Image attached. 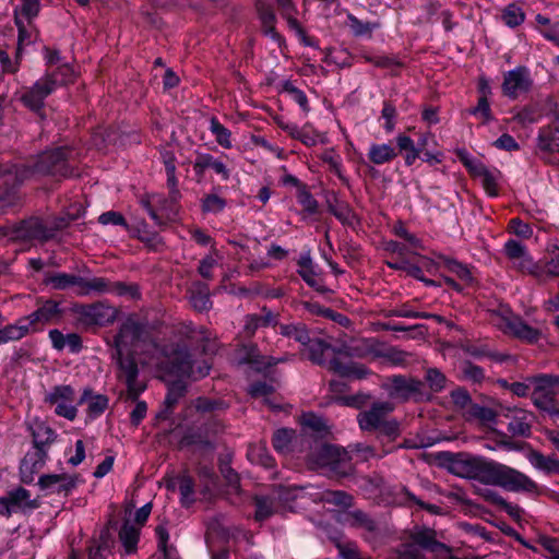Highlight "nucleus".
Segmentation results:
<instances>
[{
  "instance_id": "44",
  "label": "nucleus",
  "mask_w": 559,
  "mask_h": 559,
  "mask_svg": "<svg viewBox=\"0 0 559 559\" xmlns=\"http://www.w3.org/2000/svg\"><path fill=\"white\" fill-rule=\"evenodd\" d=\"M15 25L19 31L17 51L21 52L24 47L29 46L35 41L37 38V31L34 22L15 23Z\"/></svg>"
},
{
  "instance_id": "40",
  "label": "nucleus",
  "mask_w": 559,
  "mask_h": 559,
  "mask_svg": "<svg viewBox=\"0 0 559 559\" xmlns=\"http://www.w3.org/2000/svg\"><path fill=\"white\" fill-rule=\"evenodd\" d=\"M538 146L543 151L559 150V129L556 127L543 128L538 134Z\"/></svg>"
},
{
  "instance_id": "42",
  "label": "nucleus",
  "mask_w": 559,
  "mask_h": 559,
  "mask_svg": "<svg viewBox=\"0 0 559 559\" xmlns=\"http://www.w3.org/2000/svg\"><path fill=\"white\" fill-rule=\"evenodd\" d=\"M140 531L134 525L129 523L123 524L119 532V538L124 547L127 554H132L136 550Z\"/></svg>"
},
{
  "instance_id": "27",
  "label": "nucleus",
  "mask_w": 559,
  "mask_h": 559,
  "mask_svg": "<svg viewBox=\"0 0 559 559\" xmlns=\"http://www.w3.org/2000/svg\"><path fill=\"white\" fill-rule=\"evenodd\" d=\"M419 383L403 377H393L388 384L389 395L393 399L406 400L418 390Z\"/></svg>"
},
{
  "instance_id": "17",
  "label": "nucleus",
  "mask_w": 559,
  "mask_h": 559,
  "mask_svg": "<svg viewBox=\"0 0 559 559\" xmlns=\"http://www.w3.org/2000/svg\"><path fill=\"white\" fill-rule=\"evenodd\" d=\"M78 480L79 477L76 475L48 474L43 475L38 484L41 489L47 490L49 493L68 495L76 487Z\"/></svg>"
},
{
  "instance_id": "11",
  "label": "nucleus",
  "mask_w": 559,
  "mask_h": 559,
  "mask_svg": "<svg viewBox=\"0 0 559 559\" xmlns=\"http://www.w3.org/2000/svg\"><path fill=\"white\" fill-rule=\"evenodd\" d=\"M497 324L504 333L511 334L527 343H535L542 336L540 330L526 324L519 317H502Z\"/></svg>"
},
{
  "instance_id": "41",
  "label": "nucleus",
  "mask_w": 559,
  "mask_h": 559,
  "mask_svg": "<svg viewBox=\"0 0 559 559\" xmlns=\"http://www.w3.org/2000/svg\"><path fill=\"white\" fill-rule=\"evenodd\" d=\"M163 162L167 175V185L170 188V197L174 201H177L180 194L177 189L175 157L171 153L165 152L163 154Z\"/></svg>"
},
{
  "instance_id": "29",
  "label": "nucleus",
  "mask_w": 559,
  "mask_h": 559,
  "mask_svg": "<svg viewBox=\"0 0 559 559\" xmlns=\"http://www.w3.org/2000/svg\"><path fill=\"white\" fill-rule=\"evenodd\" d=\"M548 260L544 266L537 265V272L542 273V276H536L540 281H545L549 277L559 275V245L551 242L548 246Z\"/></svg>"
},
{
  "instance_id": "39",
  "label": "nucleus",
  "mask_w": 559,
  "mask_h": 559,
  "mask_svg": "<svg viewBox=\"0 0 559 559\" xmlns=\"http://www.w3.org/2000/svg\"><path fill=\"white\" fill-rule=\"evenodd\" d=\"M170 486L173 488L178 487L182 506L189 507L194 502L193 481L190 476L181 475Z\"/></svg>"
},
{
  "instance_id": "13",
  "label": "nucleus",
  "mask_w": 559,
  "mask_h": 559,
  "mask_svg": "<svg viewBox=\"0 0 559 559\" xmlns=\"http://www.w3.org/2000/svg\"><path fill=\"white\" fill-rule=\"evenodd\" d=\"M144 328L133 319L126 320L119 333L115 336V352L118 355L124 353L128 347H133L142 340Z\"/></svg>"
},
{
  "instance_id": "49",
  "label": "nucleus",
  "mask_w": 559,
  "mask_h": 559,
  "mask_svg": "<svg viewBox=\"0 0 559 559\" xmlns=\"http://www.w3.org/2000/svg\"><path fill=\"white\" fill-rule=\"evenodd\" d=\"M321 500L340 508H347L352 504V497L344 491L325 490Z\"/></svg>"
},
{
  "instance_id": "4",
  "label": "nucleus",
  "mask_w": 559,
  "mask_h": 559,
  "mask_svg": "<svg viewBox=\"0 0 559 559\" xmlns=\"http://www.w3.org/2000/svg\"><path fill=\"white\" fill-rule=\"evenodd\" d=\"M310 359L319 365L329 364L330 368L342 377L361 379L367 374V369L356 362L342 364L333 359V348L321 342L310 340Z\"/></svg>"
},
{
  "instance_id": "64",
  "label": "nucleus",
  "mask_w": 559,
  "mask_h": 559,
  "mask_svg": "<svg viewBox=\"0 0 559 559\" xmlns=\"http://www.w3.org/2000/svg\"><path fill=\"white\" fill-rule=\"evenodd\" d=\"M502 384L516 396H526L528 393L532 394L533 391L531 378L527 379L526 382H513L509 384L507 381H503Z\"/></svg>"
},
{
  "instance_id": "52",
  "label": "nucleus",
  "mask_w": 559,
  "mask_h": 559,
  "mask_svg": "<svg viewBox=\"0 0 559 559\" xmlns=\"http://www.w3.org/2000/svg\"><path fill=\"white\" fill-rule=\"evenodd\" d=\"M74 71L69 64H61L56 72L52 74H49L46 79H48L53 90L56 88L57 84H66L73 80Z\"/></svg>"
},
{
  "instance_id": "10",
  "label": "nucleus",
  "mask_w": 559,
  "mask_h": 559,
  "mask_svg": "<svg viewBox=\"0 0 559 559\" xmlns=\"http://www.w3.org/2000/svg\"><path fill=\"white\" fill-rule=\"evenodd\" d=\"M112 356L120 369L118 377L123 380L127 385L128 397L136 401L139 395L145 391L146 386L138 380L139 369L135 361L129 357L124 358L123 353L118 355L117 352H115Z\"/></svg>"
},
{
  "instance_id": "38",
  "label": "nucleus",
  "mask_w": 559,
  "mask_h": 559,
  "mask_svg": "<svg viewBox=\"0 0 559 559\" xmlns=\"http://www.w3.org/2000/svg\"><path fill=\"white\" fill-rule=\"evenodd\" d=\"M347 25L354 36L368 38H371L372 32L381 26L379 22H364L353 14L347 15Z\"/></svg>"
},
{
  "instance_id": "57",
  "label": "nucleus",
  "mask_w": 559,
  "mask_h": 559,
  "mask_svg": "<svg viewBox=\"0 0 559 559\" xmlns=\"http://www.w3.org/2000/svg\"><path fill=\"white\" fill-rule=\"evenodd\" d=\"M259 10H260V19L262 22L263 32L266 35H270L272 38H276L277 34L275 33V29H274L275 16H274L273 12L271 11L270 8H263V7L259 8Z\"/></svg>"
},
{
  "instance_id": "55",
  "label": "nucleus",
  "mask_w": 559,
  "mask_h": 559,
  "mask_svg": "<svg viewBox=\"0 0 559 559\" xmlns=\"http://www.w3.org/2000/svg\"><path fill=\"white\" fill-rule=\"evenodd\" d=\"M186 386L181 381L171 382L168 386V393L165 399V405L168 409L173 408L178 403L179 399L183 396Z\"/></svg>"
},
{
  "instance_id": "7",
  "label": "nucleus",
  "mask_w": 559,
  "mask_h": 559,
  "mask_svg": "<svg viewBox=\"0 0 559 559\" xmlns=\"http://www.w3.org/2000/svg\"><path fill=\"white\" fill-rule=\"evenodd\" d=\"M533 385L532 399L536 407L548 413L555 421L559 419V403L556 401L557 385L551 378H531Z\"/></svg>"
},
{
  "instance_id": "37",
  "label": "nucleus",
  "mask_w": 559,
  "mask_h": 559,
  "mask_svg": "<svg viewBox=\"0 0 559 559\" xmlns=\"http://www.w3.org/2000/svg\"><path fill=\"white\" fill-rule=\"evenodd\" d=\"M128 231L136 236L141 241L153 249H156L160 243L158 235L150 230L148 225L143 221L130 225V229Z\"/></svg>"
},
{
  "instance_id": "1",
  "label": "nucleus",
  "mask_w": 559,
  "mask_h": 559,
  "mask_svg": "<svg viewBox=\"0 0 559 559\" xmlns=\"http://www.w3.org/2000/svg\"><path fill=\"white\" fill-rule=\"evenodd\" d=\"M142 364L154 368L163 379L175 376L198 380L206 377L211 368L207 361H191L188 350L183 347L174 344L160 347L153 342L147 344Z\"/></svg>"
},
{
  "instance_id": "61",
  "label": "nucleus",
  "mask_w": 559,
  "mask_h": 559,
  "mask_svg": "<svg viewBox=\"0 0 559 559\" xmlns=\"http://www.w3.org/2000/svg\"><path fill=\"white\" fill-rule=\"evenodd\" d=\"M226 202L223 198L217 194H210L203 200V211L211 213H218L224 210Z\"/></svg>"
},
{
  "instance_id": "3",
  "label": "nucleus",
  "mask_w": 559,
  "mask_h": 559,
  "mask_svg": "<svg viewBox=\"0 0 559 559\" xmlns=\"http://www.w3.org/2000/svg\"><path fill=\"white\" fill-rule=\"evenodd\" d=\"M394 409L391 402H376L372 406L357 416L360 429L376 431L379 436L394 440L400 435V423L390 417Z\"/></svg>"
},
{
  "instance_id": "33",
  "label": "nucleus",
  "mask_w": 559,
  "mask_h": 559,
  "mask_svg": "<svg viewBox=\"0 0 559 559\" xmlns=\"http://www.w3.org/2000/svg\"><path fill=\"white\" fill-rule=\"evenodd\" d=\"M28 333H32L29 322H27L25 317L21 318L16 323L10 324L2 330L0 329V344L10 341H17Z\"/></svg>"
},
{
  "instance_id": "30",
  "label": "nucleus",
  "mask_w": 559,
  "mask_h": 559,
  "mask_svg": "<svg viewBox=\"0 0 559 559\" xmlns=\"http://www.w3.org/2000/svg\"><path fill=\"white\" fill-rule=\"evenodd\" d=\"M87 404V412L90 416L96 417L105 412L108 406V399L102 394H93L88 389H85L81 395L79 404Z\"/></svg>"
},
{
  "instance_id": "58",
  "label": "nucleus",
  "mask_w": 559,
  "mask_h": 559,
  "mask_svg": "<svg viewBox=\"0 0 559 559\" xmlns=\"http://www.w3.org/2000/svg\"><path fill=\"white\" fill-rule=\"evenodd\" d=\"M98 222L103 225H116V226H122L127 231L130 229V225L127 223L124 217L115 211H108L103 213L98 217Z\"/></svg>"
},
{
  "instance_id": "45",
  "label": "nucleus",
  "mask_w": 559,
  "mask_h": 559,
  "mask_svg": "<svg viewBox=\"0 0 559 559\" xmlns=\"http://www.w3.org/2000/svg\"><path fill=\"white\" fill-rule=\"evenodd\" d=\"M248 457L252 463L260 464L266 468L273 466V459L264 444L250 447L248 450Z\"/></svg>"
},
{
  "instance_id": "50",
  "label": "nucleus",
  "mask_w": 559,
  "mask_h": 559,
  "mask_svg": "<svg viewBox=\"0 0 559 559\" xmlns=\"http://www.w3.org/2000/svg\"><path fill=\"white\" fill-rule=\"evenodd\" d=\"M34 442L37 445L51 443L56 439V432L46 424L40 423L33 430Z\"/></svg>"
},
{
  "instance_id": "53",
  "label": "nucleus",
  "mask_w": 559,
  "mask_h": 559,
  "mask_svg": "<svg viewBox=\"0 0 559 559\" xmlns=\"http://www.w3.org/2000/svg\"><path fill=\"white\" fill-rule=\"evenodd\" d=\"M537 543L546 551L547 559H559V539L543 535Z\"/></svg>"
},
{
  "instance_id": "43",
  "label": "nucleus",
  "mask_w": 559,
  "mask_h": 559,
  "mask_svg": "<svg viewBox=\"0 0 559 559\" xmlns=\"http://www.w3.org/2000/svg\"><path fill=\"white\" fill-rule=\"evenodd\" d=\"M528 462L537 469L545 472L559 471V461L552 456H545L537 451H532L527 455Z\"/></svg>"
},
{
  "instance_id": "32",
  "label": "nucleus",
  "mask_w": 559,
  "mask_h": 559,
  "mask_svg": "<svg viewBox=\"0 0 559 559\" xmlns=\"http://www.w3.org/2000/svg\"><path fill=\"white\" fill-rule=\"evenodd\" d=\"M297 443L298 437L294 430L283 428L274 433L273 447L281 454L289 453Z\"/></svg>"
},
{
  "instance_id": "19",
  "label": "nucleus",
  "mask_w": 559,
  "mask_h": 559,
  "mask_svg": "<svg viewBox=\"0 0 559 559\" xmlns=\"http://www.w3.org/2000/svg\"><path fill=\"white\" fill-rule=\"evenodd\" d=\"M66 158L67 153L61 147L44 152L39 156V160L35 166V170L40 174L55 175L63 169Z\"/></svg>"
},
{
  "instance_id": "16",
  "label": "nucleus",
  "mask_w": 559,
  "mask_h": 559,
  "mask_svg": "<svg viewBox=\"0 0 559 559\" xmlns=\"http://www.w3.org/2000/svg\"><path fill=\"white\" fill-rule=\"evenodd\" d=\"M109 292H116L118 295H126L129 293L127 286L122 283H118L115 286H111L109 282L104 277H91L84 278L82 277V283L80 284V294L81 296L90 295L92 293L105 294ZM132 297H135L138 292L135 289L130 290Z\"/></svg>"
},
{
  "instance_id": "34",
  "label": "nucleus",
  "mask_w": 559,
  "mask_h": 559,
  "mask_svg": "<svg viewBox=\"0 0 559 559\" xmlns=\"http://www.w3.org/2000/svg\"><path fill=\"white\" fill-rule=\"evenodd\" d=\"M8 496L13 507L14 513L25 512L37 508L36 502L31 499L29 491L22 487L10 491Z\"/></svg>"
},
{
  "instance_id": "15",
  "label": "nucleus",
  "mask_w": 559,
  "mask_h": 559,
  "mask_svg": "<svg viewBox=\"0 0 559 559\" xmlns=\"http://www.w3.org/2000/svg\"><path fill=\"white\" fill-rule=\"evenodd\" d=\"M176 202L177 201H174L171 198L170 201H167L160 198L159 195H152L147 199L141 200L142 206L147 211L150 217L154 221V223L157 226H163L165 223L162 219V217L157 214L154 206H156L158 211L164 213L169 221H175L178 211L173 204Z\"/></svg>"
},
{
  "instance_id": "47",
  "label": "nucleus",
  "mask_w": 559,
  "mask_h": 559,
  "mask_svg": "<svg viewBox=\"0 0 559 559\" xmlns=\"http://www.w3.org/2000/svg\"><path fill=\"white\" fill-rule=\"evenodd\" d=\"M274 389L272 385L265 382H257L250 385L249 394L255 399H262L271 408H277V405L273 404L270 400Z\"/></svg>"
},
{
  "instance_id": "54",
  "label": "nucleus",
  "mask_w": 559,
  "mask_h": 559,
  "mask_svg": "<svg viewBox=\"0 0 559 559\" xmlns=\"http://www.w3.org/2000/svg\"><path fill=\"white\" fill-rule=\"evenodd\" d=\"M445 267L450 273L456 275L460 280L464 281L465 283L469 284L473 282L471 270L466 265L457 262L456 260H447Z\"/></svg>"
},
{
  "instance_id": "9",
  "label": "nucleus",
  "mask_w": 559,
  "mask_h": 559,
  "mask_svg": "<svg viewBox=\"0 0 559 559\" xmlns=\"http://www.w3.org/2000/svg\"><path fill=\"white\" fill-rule=\"evenodd\" d=\"M532 86L533 79L526 67L520 66L503 74L502 93L511 99H515L520 95L530 92Z\"/></svg>"
},
{
  "instance_id": "21",
  "label": "nucleus",
  "mask_w": 559,
  "mask_h": 559,
  "mask_svg": "<svg viewBox=\"0 0 559 559\" xmlns=\"http://www.w3.org/2000/svg\"><path fill=\"white\" fill-rule=\"evenodd\" d=\"M349 350L350 355L371 360L388 356V352L384 349L383 345L376 338L356 341L349 347Z\"/></svg>"
},
{
  "instance_id": "24",
  "label": "nucleus",
  "mask_w": 559,
  "mask_h": 559,
  "mask_svg": "<svg viewBox=\"0 0 559 559\" xmlns=\"http://www.w3.org/2000/svg\"><path fill=\"white\" fill-rule=\"evenodd\" d=\"M117 314L118 311L115 307L103 302L92 305L84 311L85 318L97 325L112 323Z\"/></svg>"
},
{
  "instance_id": "56",
  "label": "nucleus",
  "mask_w": 559,
  "mask_h": 559,
  "mask_svg": "<svg viewBox=\"0 0 559 559\" xmlns=\"http://www.w3.org/2000/svg\"><path fill=\"white\" fill-rule=\"evenodd\" d=\"M469 114L480 119L483 123H488L493 119L489 102L486 97H479L477 106L471 109Z\"/></svg>"
},
{
  "instance_id": "5",
  "label": "nucleus",
  "mask_w": 559,
  "mask_h": 559,
  "mask_svg": "<svg viewBox=\"0 0 559 559\" xmlns=\"http://www.w3.org/2000/svg\"><path fill=\"white\" fill-rule=\"evenodd\" d=\"M350 459L347 450L322 443L312 450L309 463L313 468L326 467L336 474L346 475L350 469Z\"/></svg>"
},
{
  "instance_id": "20",
  "label": "nucleus",
  "mask_w": 559,
  "mask_h": 559,
  "mask_svg": "<svg viewBox=\"0 0 559 559\" xmlns=\"http://www.w3.org/2000/svg\"><path fill=\"white\" fill-rule=\"evenodd\" d=\"M412 540L424 549L431 551L436 556H447L450 547L436 539L435 532L429 528H417L412 535Z\"/></svg>"
},
{
  "instance_id": "60",
  "label": "nucleus",
  "mask_w": 559,
  "mask_h": 559,
  "mask_svg": "<svg viewBox=\"0 0 559 559\" xmlns=\"http://www.w3.org/2000/svg\"><path fill=\"white\" fill-rule=\"evenodd\" d=\"M283 91L286 92L290 98L296 102L302 109H307L308 99L301 90L294 86L290 82H285L283 85Z\"/></svg>"
},
{
  "instance_id": "25",
  "label": "nucleus",
  "mask_w": 559,
  "mask_h": 559,
  "mask_svg": "<svg viewBox=\"0 0 559 559\" xmlns=\"http://www.w3.org/2000/svg\"><path fill=\"white\" fill-rule=\"evenodd\" d=\"M46 285L51 286L53 289L66 290L72 288L75 294H80V284L82 283V276L75 274H69L63 272L53 273L47 275L44 280Z\"/></svg>"
},
{
  "instance_id": "26",
  "label": "nucleus",
  "mask_w": 559,
  "mask_h": 559,
  "mask_svg": "<svg viewBox=\"0 0 559 559\" xmlns=\"http://www.w3.org/2000/svg\"><path fill=\"white\" fill-rule=\"evenodd\" d=\"M213 169L215 174L219 175L222 180H228L230 177V173L227 166L213 157L210 154H201L195 158L193 164V169L198 175H203L206 169Z\"/></svg>"
},
{
  "instance_id": "46",
  "label": "nucleus",
  "mask_w": 559,
  "mask_h": 559,
  "mask_svg": "<svg viewBox=\"0 0 559 559\" xmlns=\"http://www.w3.org/2000/svg\"><path fill=\"white\" fill-rule=\"evenodd\" d=\"M281 334L287 337H293L302 345L310 343L308 331L301 323L281 325Z\"/></svg>"
},
{
  "instance_id": "36",
  "label": "nucleus",
  "mask_w": 559,
  "mask_h": 559,
  "mask_svg": "<svg viewBox=\"0 0 559 559\" xmlns=\"http://www.w3.org/2000/svg\"><path fill=\"white\" fill-rule=\"evenodd\" d=\"M531 415L524 411H516L508 424V430L513 436L527 437L531 433Z\"/></svg>"
},
{
  "instance_id": "59",
  "label": "nucleus",
  "mask_w": 559,
  "mask_h": 559,
  "mask_svg": "<svg viewBox=\"0 0 559 559\" xmlns=\"http://www.w3.org/2000/svg\"><path fill=\"white\" fill-rule=\"evenodd\" d=\"M426 380L429 384V388L436 392L444 389L447 382L444 374L441 373L438 369H429L426 373Z\"/></svg>"
},
{
  "instance_id": "8",
  "label": "nucleus",
  "mask_w": 559,
  "mask_h": 559,
  "mask_svg": "<svg viewBox=\"0 0 559 559\" xmlns=\"http://www.w3.org/2000/svg\"><path fill=\"white\" fill-rule=\"evenodd\" d=\"M45 403L53 407L55 414L68 420L78 415L75 392L70 385L53 386L46 395Z\"/></svg>"
},
{
  "instance_id": "6",
  "label": "nucleus",
  "mask_w": 559,
  "mask_h": 559,
  "mask_svg": "<svg viewBox=\"0 0 559 559\" xmlns=\"http://www.w3.org/2000/svg\"><path fill=\"white\" fill-rule=\"evenodd\" d=\"M460 159L473 178L480 182L489 197L498 195L502 175L497 168H488L480 159L467 152L460 153Z\"/></svg>"
},
{
  "instance_id": "51",
  "label": "nucleus",
  "mask_w": 559,
  "mask_h": 559,
  "mask_svg": "<svg viewBox=\"0 0 559 559\" xmlns=\"http://www.w3.org/2000/svg\"><path fill=\"white\" fill-rule=\"evenodd\" d=\"M297 201L308 214H314L318 211V202L305 186H300L297 191Z\"/></svg>"
},
{
  "instance_id": "12",
  "label": "nucleus",
  "mask_w": 559,
  "mask_h": 559,
  "mask_svg": "<svg viewBox=\"0 0 559 559\" xmlns=\"http://www.w3.org/2000/svg\"><path fill=\"white\" fill-rule=\"evenodd\" d=\"M504 251L513 265L522 272H528L534 276L543 275L537 272V264L533 262V259L526 251V248L520 241L513 239L507 241L504 245Z\"/></svg>"
},
{
  "instance_id": "2",
  "label": "nucleus",
  "mask_w": 559,
  "mask_h": 559,
  "mask_svg": "<svg viewBox=\"0 0 559 559\" xmlns=\"http://www.w3.org/2000/svg\"><path fill=\"white\" fill-rule=\"evenodd\" d=\"M474 479L512 492L538 493L539 491L538 485L524 473L483 456H479Z\"/></svg>"
},
{
  "instance_id": "48",
  "label": "nucleus",
  "mask_w": 559,
  "mask_h": 559,
  "mask_svg": "<svg viewBox=\"0 0 559 559\" xmlns=\"http://www.w3.org/2000/svg\"><path fill=\"white\" fill-rule=\"evenodd\" d=\"M210 130L215 135V139L219 145L225 148L231 146L229 130L225 128L217 119H211Z\"/></svg>"
},
{
  "instance_id": "63",
  "label": "nucleus",
  "mask_w": 559,
  "mask_h": 559,
  "mask_svg": "<svg viewBox=\"0 0 559 559\" xmlns=\"http://www.w3.org/2000/svg\"><path fill=\"white\" fill-rule=\"evenodd\" d=\"M381 117L384 120L383 128L388 133H391L395 128V117H396V110L395 107L391 104H384Z\"/></svg>"
},
{
  "instance_id": "23",
  "label": "nucleus",
  "mask_w": 559,
  "mask_h": 559,
  "mask_svg": "<svg viewBox=\"0 0 559 559\" xmlns=\"http://www.w3.org/2000/svg\"><path fill=\"white\" fill-rule=\"evenodd\" d=\"M53 91V86L48 79H41L35 83L24 96L23 100L27 107L38 110L43 106L44 99Z\"/></svg>"
},
{
  "instance_id": "62",
  "label": "nucleus",
  "mask_w": 559,
  "mask_h": 559,
  "mask_svg": "<svg viewBox=\"0 0 559 559\" xmlns=\"http://www.w3.org/2000/svg\"><path fill=\"white\" fill-rule=\"evenodd\" d=\"M255 508V519L258 521H263L273 513L272 502L269 498H257Z\"/></svg>"
},
{
  "instance_id": "14",
  "label": "nucleus",
  "mask_w": 559,
  "mask_h": 559,
  "mask_svg": "<svg viewBox=\"0 0 559 559\" xmlns=\"http://www.w3.org/2000/svg\"><path fill=\"white\" fill-rule=\"evenodd\" d=\"M479 456H473L466 453L448 454L447 466L451 474L474 479Z\"/></svg>"
},
{
  "instance_id": "31",
  "label": "nucleus",
  "mask_w": 559,
  "mask_h": 559,
  "mask_svg": "<svg viewBox=\"0 0 559 559\" xmlns=\"http://www.w3.org/2000/svg\"><path fill=\"white\" fill-rule=\"evenodd\" d=\"M39 11V0H20V3L14 8V22H34Z\"/></svg>"
},
{
  "instance_id": "18",
  "label": "nucleus",
  "mask_w": 559,
  "mask_h": 559,
  "mask_svg": "<svg viewBox=\"0 0 559 559\" xmlns=\"http://www.w3.org/2000/svg\"><path fill=\"white\" fill-rule=\"evenodd\" d=\"M60 314L59 305L56 301H45L36 311L25 317L29 322L32 332H37L47 323L55 321Z\"/></svg>"
},
{
  "instance_id": "22",
  "label": "nucleus",
  "mask_w": 559,
  "mask_h": 559,
  "mask_svg": "<svg viewBox=\"0 0 559 559\" xmlns=\"http://www.w3.org/2000/svg\"><path fill=\"white\" fill-rule=\"evenodd\" d=\"M298 274L310 287L317 289L318 292L324 293L328 290L323 286L322 281L317 272V267L308 252L301 254L298 260Z\"/></svg>"
},
{
  "instance_id": "28",
  "label": "nucleus",
  "mask_w": 559,
  "mask_h": 559,
  "mask_svg": "<svg viewBox=\"0 0 559 559\" xmlns=\"http://www.w3.org/2000/svg\"><path fill=\"white\" fill-rule=\"evenodd\" d=\"M367 156L370 163L383 165L392 162L397 156V153L389 143H371Z\"/></svg>"
},
{
  "instance_id": "35",
  "label": "nucleus",
  "mask_w": 559,
  "mask_h": 559,
  "mask_svg": "<svg viewBox=\"0 0 559 559\" xmlns=\"http://www.w3.org/2000/svg\"><path fill=\"white\" fill-rule=\"evenodd\" d=\"M500 19L506 26L515 28L524 23L525 12L518 3L512 2L501 10Z\"/></svg>"
}]
</instances>
